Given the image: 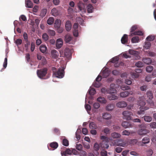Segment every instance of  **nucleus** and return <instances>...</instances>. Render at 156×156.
I'll return each mask as SVG.
<instances>
[{
    "instance_id": "f257e3e1",
    "label": "nucleus",
    "mask_w": 156,
    "mask_h": 156,
    "mask_svg": "<svg viewBox=\"0 0 156 156\" xmlns=\"http://www.w3.org/2000/svg\"><path fill=\"white\" fill-rule=\"evenodd\" d=\"M138 104L141 107H140V110L137 112V114L139 115L144 114V111L149 109L148 107H144V106L145 105V99L144 97L140 98Z\"/></svg>"
},
{
    "instance_id": "f03ea898",
    "label": "nucleus",
    "mask_w": 156,
    "mask_h": 156,
    "mask_svg": "<svg viewBox=\"0 0 156 156\" xmlns=\"http://www.w3.org/2000/svg\"><path fill=\"white\" fill-rule=\"evenodd\" d=\"M48 69L46 68H44L37 70V74L38 77L41 79H44L47 73Z\"/></svg>"
},
{
    "instance_id": "7ed1b4c3",
    "label": "nucleus",
    "mask_w": 156,
    "mask_h": 156,
    "mask_svg": "<svg viewBox=\"0 0 156 156\" xmlns=\"http://www.w3.org/2000/svg\"><path fill=\"white\" fill-rule=\"evenodd\" d=\"M148 99L146 100L151 106H154V103L152 100L153 98V93L151 91L148 90L146 93Z\"/></svg>"
},
{
    "instance_id": "20e7f679",
    "label": "nucleus",
    "mask_w": 156,
    "mask_h": 156,
    "mask_svg": "<svg viewBox=\"0 0 156 156\" xmlns=\"http://www.w3.org/2000/svg\"><path fill=\"white\" fill-rule=\"evenodd\" d=\"M122 115L123 116V119L127 120L132 119V118L131 116L133 115V114L131 112L128 111H124L122 112Z\"/></svg>"
},
{
    "instance_id": "39448f33",
    "label": "nucleus",
    "mask_w": 156,
    "mask_h": 156,
    "mask_svg": "<svg viewBox=\"0 0 156 156\" xmlns=\"http://www.w3.org/2000/svg\"><path fill=\"white\" fill-rule=\"evenodd\" d=\"M64 71L62 68H59L56 72L54 73V76L58 78H62L64 76Z\"/></svg>"
},
{
    "instance_id": "423d86ee",
    "label": "nucleus",
    "mask_w": 156,
    "mask_h": 156,
    "mask_svg": "<svg viewBox=\"0 0 156 156\" xmlns=\"http://www.w3.org/2000/svg\"><path fill=\"white\" fill-rule=\"evenodd\" d=\"M115 84L114 83H112L110 85V88L108 90V93L110 94H115L117 92V90L115 89Z\"/></svg>"
},
{
    "instance_id": "0eeeda50",
    "label": "nucleus",
    "mask_w": 156,
    "mask_h": 156,
    "mask_svg": "<svg viewBox=\"0 0 156 156\" xmlns=\"http://www.w3.org/2000/svg\"><path fill=\"white\" fill-rule=\"evenodd\" d=\"M117 107L120 108H124L127 105V104L126 102L122 101L118 102L116 104Z\"/></svg>"
},
{
    "instance_id": "6e6552de",
    "label": "nucleus",
    "mask_w": 156,
    "mask_h": 156,
    "mask_svg": "<svg viewBox=\"0 0 156 156\" xmlns=\"http://www.w3.org/2000/svg\"><path fill=\"white\" fill-rule=\"evenodd\" d=\"M148 133V131L145 129H141L137 131L138 134L140 135H145Z\"/></svg>"
},
{
    "instance_id": "1a4fd4ad",
    "label": "nucleus",
    "mask_w": 156,
    "mask_h": 156,
    "mask_svg": "<svg viewBox=\"0 0 156 156\" xmlns=\"http://www.w3.org/2000/svg\"><path fill=\"white\" fill-rule=\"evenodd\" d=\"M122 126L125 128L132 127L133 124L130 122L124 121L122 123Z\"/></svg>"
},
{
    "instance_id": "9d476101",
    "label": "nucleus",
    "mask_w": 156,
    "mask_h": 156,
    "mask_svg": "<svg viewBox=\"0 0 156 156\" xmlns=\"http://www.w3.org/2000/svg\"><path fill=\"white\" fill-rule=\"evenodd\" d=\"M65 27L66 30L68 31H69L71 29L72 24L71 22L69 20H67L66 21Z\"/></svg>"
},
{
    "instance_id": "9b49d317",
    "label": "nucleus",
    "mask_w": 156,
    "mask_h": 156,
    "mask_svg": "<svg viewBox=\"0 0 156 156\" xmlns=\"http://www.w3.org/2000/svg\"><path fill=\"white\" fill-rule=\"evenodd\" d=\"M63 45V41L62 39L58 38L56 41V46L58 49L60 48Z\"/></svg>"
},
{
    "instance_id": "f8f14e48",
    "label": "nucleus",
    "mask_w": 156,
    "mask_h": 156,
    "mask_svg": "<svg viewBox=\"0 0 156 156\" xmlns=\"http://www.w3.org/2000/svg\"><path fill=\"white\" fill-rule=\"evenodd\" d=\"M128 37L127 35L124 34L121 39V41L122 44H126L128 42Z\"/></svg>"
},
{
    "instance_id": "ddd939ff",
    "label": "nucleus",
    "mask_w": 156,
    "mask_h": 156,
    "mask_svg": "<svg viewBox=\"0 0 156 156\" xmlns=\"http://www.w3.org/2000/svg\"><path fill=\"white\" fill-rule=\"evenodd\" d=\"M111 136L112 138L114 139H116L120 138L121 137V135L119 133L114 132L111 133Z\"/></svg>"
},
{
    "instance_id": "4468645a",
    "label": "nucleus",
    "mask_w": 156,
    "mask_h": 156,
    "mask_svg": "<svg viewBox=\"0 0 156 156\" xmlns=\"http://www.w3.org/2000/svg\"><path fill=\"white\" fill-rule=\"evenodd\" d=\"M101 74L103 78H106L109 75L110 73L108 70L107 69H105L102 71Z\"/></svg>"
},
{
    "instance_id": "2eb2a0df",
    "label": "nucleus",
    "mask_w": 156,
    "mask_h": 156,
    "mask_svg": "<svg viewBox=\"0 0 156 156\" xmlns=\"http://www.w3.org/2000/svg\"><path fill=\"white\" fill-rule=\"evenodd\" d=\"M51 13L53 16H56L59 15L60 12L55 8H53L51 10Z\"/></svg>"
},
{
    "instance_id": "dca6fc26",
    "label": "nucleus",
    "mask_w": 156,
    "mask_h": 156,
    "mask_svg": "<svg viewBox=\"0 0 156 156\" xmlns=\"http://www.w3.org/2000/svg\"><path fill=\"white\" fill-rule=\"evenodd\" d=\"M150 139L147 136H146L143 138L142 140V144L141 145L142 146L144 145V144H148L150 142Z\"/></svg>"
},
{
    "instance_id": "f3484780",
    "label": "nucleus",
    "mask_w": 156,
    "mask_h": 156,
    "mask_svg": "<svg viewBox=\"0 0 156 156\" xmlns=\"http://www.w3.org/2000/svg\"><path fill=\"white\" fill-rule=\"evenodd\" d=\"M102 117L103 119H105L109 120L111 119L112 116L110 114L106 112L103 114Z\"/></svg>"
},
{
    "instance_id": "a211bd4d",
    "label": "nucleus",
    "mask_w": 156,
    "mask_h": 156,
    "mask_svg": "<svg viewBox=\"0 0 156 156\" xmlns=\"http://www.w3.org/2000/svg\"><path fill=\"white\" fill-rule=\"evenodd\" d=\"M64 55L67 58H70L71 55L70 50L68 48H66L64 51Z\"/></svg>"
},
{
    "instance_id": "6ab92c4d",
    "label": "nucleus",
    "mask_w": 156,
    "mask_h": 156,
    "mask_svg": "<svg viewBox=\"0 0 156 156\" xmlns=\"http://www.w3.org/2000/svg\"><path fill=\"white\" fill-rule=\"evenodd\" d=\"M51 54L52 57L55 58H56L59 55L58 52L55 50L51 51Z\"/></svg>"
},
{
    "instance_id": "aec40b11",
    "label": "nucleus",
    "mask_w": 156,
    "mask_h": 156,
    "mask_svg": "<svg viewBox=\"0 0 156 156\" xmlns=\"http://www.w3.org/2000/svg\"><path fill=\"white\" fill-rule=\"evenodd\" d=\"M115 107L114 105L113 104H108L106 107V109L107 111H112L114 109Z\"/></svg>"
},
{
    "instance_id": "412c9836",
    "label": "nucleus",
    "mask_w": 156,
    "mask_h": 156,
    "mask_svg": "<svg viewBox=\"0 0 156 156\" xmlns=\"http://www.w3.org/2000/svg\"><path fill=\"white\" fill-rule=\"evenodd\" d=\"M39 49L40 51L43 53H46L47 51V48L46 46L43 44H41L40 46Z\"/></svg>"
},
{
    "instance_id": "4be33fe9",
    "label": "nucleus",
    "mask_w": 156,
    "mask_h": 156,
    "mask_svg": "<svg viewBox=\"0 0 156 156\" xmlns=\"http://www.w3.org/2000/svg\"><path fill=\"white\" fill-rule=\"evenodd\" d=\"M61 153L62 156H66V154L70 155L72 154V151L69 149H67L65 151L61 152Z\"/></svg>"
},
{
    "instance_id": "5701e85b",
    "label": "nucleus",
    "mask_w": 156,
    "mask_h": 156,
    "mask_svg": "<svg viewBox=\"0 0 156 156\" xmlns=\"http://www.w3.org/2000/svg\"><path fill=\"white\" fill-rule=\"evenodd\" d=\"M61 24V20L60 19L56 20L55 22L54 26L56 28H59Z\"/></svg>"
},
{
    "instance_id": "b1692460",
    "label": "nucleus",
    "mask_w": 156,
    "mask_h": 156,
    "mask_svg": "<svg viewBox=\"0 0 156 156\" xmlns=\"http://www.w3.org/2000/svg\"><path fill=\"white\" fill-rule=\"evenodd\" d=\"M146 64H151L152 62V60L150 58H145L142 60Z\"/></svg>"
},
{
    "instance_id": "393cba45",
    "label": "nucleus",
    "mask_w": 156,
    "mask_h": 156,
    "mask_svg": "<svg viewBox=\"0 0 156 156\" xmlns=\"http://www.w3.org/2000/svg\"><path fill=\"white\" fill-rule=\"evenodd\" d=\"M143 34V33L142 31L138 30V31H135L134 33H132L131 34H129V36L132 37L135 35H142Z\"/></svg>"
},
{
    "instance_id": "a878e982",
    "label": "nucleus",
    "mask_w": 156,
    "mask_h": 156,
    "mask_svg": "<svg viewBox=\"0 0 156 156\" xmlns=\"http://www.w3.org/2000/svg\"><path fill=\"white\" fill-rule=\"evenodd\" d=\"M26 7L28 8H32L33 7V4L30 0H27L25 2Z\"/></svg>"
},
{
    "instance_id": "bb28decb",
    "label": "nucleus",
    "mask_w": 156,
    "mask_h": 156,
    "mask_svg": "<svg viewBox=\"0 0 156 156\" xmlns=\"http://www.w3.org/2000/svg\"><path fill=\"white\" fill-rule=\"evenodd\" d=\"M129 94V93L128 91H125L121 92L120 94V96L122 98H125L127 97Z\"/></svg>"
},
{
    "instance_id": "cd10ccee",
    "label": "nucleus",
    "mask_w": 156,
    "mask_h": 156,
    "mask_svg": "<svg viewBox=\"0 0 156 156\" xmlns=\"http://www.w3.org/2000/svg\"><path fill=\"white\" fill-rule=\"evenodd\" d=\"M72 37L69 34L66 35L65 37V40L66 43H69L72 39Z\"/></svg>"
},
{
    "instance_id": "c85d7f7f",
    "label": "nucleus",
    "mask_w": 156,
    "mask_h": 156,
    "mask_svg": "<svg viewBox=\"0 0 156 156\" xmlns=\"http://www.w3.org/2000/svg\"><path fill=\"white\" fill-rule=\"evenodd\" d=\"M108 98L110 100H113L117 99L118 98L117 96L115 94H110L108 96Z\"/></svg>"
},
{
    "instance_id": "c756f323",
    "label": "nucleus",
    "mask_w": 156,
    "mask_h": 156,
    "mask_svg": "<svg viewBox=\"0 0 156 156\" xmlns=\"http://www.w3.org/2000/svg\"><path fill=\"white\" fill-rule=\"evenodd\" d=\"M139 41V39L138 37L135 36L132 37L131 39V42L133 43H138Z\"/></svg>"
},
{
    "instance_id": "7c9ffc66",
    "label": "nucleus",
    "mask_w": 156,
    "mask_h": 156,
    "mask_svg": "<svg viewBox=\"0 0 156 156\" xmlns=\"http://www.w3.org/2000/svg\"><path fill=\"white\" fill-rule=\"evenodd\" d=\"M97 100L98 101L103 104H105L106 102V101L104 97H98Z\"/></svg>"
},
{
    "instance_id": "2f4dec72",
    "label": "nucleus",
    "mask_w": 156,
    "mask_h": 156,
    "mask_svg": "<svg viewBox=\"0 0 156 156\" xmlns=\"http://www.w3.org/2000/svg\"><path fill=\"white\" fill-rule=\"evenodd\" d=\"M87 8L88 12L91 13L93 12V7L91 5L88 4L87 7Z\"/></svg>"
},
{
    "instance_id": "473e14b6",
    "label": "nucleus",
    "mask_w": 156,
    "mask_h": 156,
    "mask_svg": "<svg viewBox=\"0 0 156 156\" xmlns=\"http://www.w3.org/2000/svg\"><path fill=\"white\" fill-rule=\"evenodd\" d=\"M54 21V19L53 17H49L47 21V23L50 25L52 24Z\"/></svg>"
},
{
    "instance_id": "72a5a7b5",
    "label": "nucleus",
    "mask_w": 156,
    "mask_h": 156,
    "mask_svg": "<svg viewBox=\"0 0 156 156\" xmlns=\"http://www.w3.org/2000/svg\"><path fill=\"white\" fill-rule=\"evenodd\" d=\"M138 142V140L137 139H134L130 140L129 143L131 145H133L136 144Z\"/></svg>"
},
{
    "instance_id": "f704fd0d",
    "label": "nucleus",
    "mask_w": 156,
    "mask_h": 156,
    "mask_svg": "<svg viewBox=\"0 0 156 156\" xmlns=\"http://www.w3.org/2000/svg\"><path fill=\"white\" fill-rule=\"evenodd\" d=\"M50 146L54 149H55L58 147V144L57 142H53L50 144Z\"/></svg>"
},
{
    "instance_id": "c9c22d12",
    "label": "nucleus",
    "mask_w": 156,
    "mask_h": 156,
    "mask_svg": "<svg viewBox=\"0 0 156 156\" xmlns=\"http://www.w3.org/2000/svg\"><path fill=\"white\" fill-rule=\"evenodd\" d=\"M144 118L145 121L148 122H151L152 119L151 117L149 116H144Z\"/></svg>"
},
{
    "instance_id": "e433bc0d",
    "label": "nucleus",
    "mask_w": 156,
    "mask_h": 156,
    "mask_svg": "<svg viewBox=\"0 0 156 156\" xmlns=\"http://www.w3.org/2000/svg\"><path fill=\"white\" fill-rule=\"evenodd\" d=\"M47 12L46 9H43L41 11L40 16L43 17L45 16Z\"/></svg>"
},
{
    "instance_id": "4c0bfd02",
    "label": "nucleus",
    "mask_w": 156,
    "mask_h": 156,
    "mask_svg": "<svg viewBox=\"0 0 156 156\" xmlns=\"http://www.w3.org/2000/svg\"><path fill=\"white\" fill-rule=\"evenodd\" d=\"M78 7L79 9L81 11L84 9V5L81 2H79L78 3Z\"/></svg>"
},
{
    "instance_id": "58836bf2",
    "label": "nucleus",
    "mask_w": 156,
    "mask_h": 156,
    "mask_svg": "<svg viewBox=\"0 0 156 156\" xmlns=\"http://www.w3.org/2000/svg\"><path fill=\"white\" fill-rule=\"evenodd\" d=\"M121 88L123 90L130 89V87L126 85H122L121 87Z\"/></svg>"
},
{
    "instance_id": "ea45409f",
    "label": "nucleus",
    "mask_w": 156,
    "mask_h": 156,
    "mask_svg": "<svg viewBox=\"0 0 156 156\" xmlns=\"http://www.w3.org/2000/svg\"><path fill=\"white\" fill-rule=\"evenodd\" d=\"M93 85L95 87L98 88L101 86V83L99 82H96V81H94L93 83Z\"/></svg>"
},
{
    "instance_id": "a19ab883",
    "label": "nucleus",
    "mask_w": 156,
    "mask_h": 156,
    "mask_svg": "<svg viewBox=\"0 0 156 156\" xmlns=\"http://www.w3.org/2000/svg\"><path fill=\"white\" fill-rule=\"evenodd\" d=\"M89 127L90 129H96L97 126L96 124L94 122H91L89 124Z\"/></svg>"
},
{
    "instance_id": "79ce46f5",
    "label": "nucleus",
    "mask_w": 156,
    "mask_h": 156,
    "mask_svg": "<svg viewBox=\"0 0 156 156\" xmlns=\"http://www.w3.org/2000/svg\"><path fill=\"white\" fill-rule=\"evenodd\" d=\"M155 38L154 36L152 35H149L146 38V40L148 41H152Z\"/></svg>"
},
{
    "instance_id": "37998d69",
    "label": "nucleus",
    "mask_w": 156,
    "mask_h": 156,
    "mask_svg": "<svg viewBox=\"0 0 156 156\" xmlns=\"http://www.w3.org/2000/svg\"><path fill=\"white\" fill-rule=\"evenodd\" d=\"M130 74L133 78H137L139 76V74L135 72H131Z\"/></svg>"
},
{
    "instance_id": "c03bdc74",
    "label": "nucleus",
    "mask_w": 156,
    "mask_h": 156,
    "mask_svg": "<svg viewBox=\"0 0 156 156\" xmlns=\"http://www.w3.org/2000/svg\"><path fill=\"white\" fill-rule=\"evenodd\" d=\"M153 67L152 66H147L146 69L147 72L151 73L153 70Z\"/></svg>"
},
{
    "instance_id": "a18cd8bd",
    "label": "nucleus",
    "mask_w": 156,
    "mask_h": 156,
    "mask_svg": "<svg viewBox=\"0 0 156 156\" xmlns=\"http://www.w3.org/2000/svg\"><path fill=\"white\" fill-rule=\"evenodd\" d=\"M89 93L90 95H93L95 94L96 91L94 88H92L89 90Z\"/></svg>"
},
{
    "instance_id": "49530a36",
    "label": "nucleus",
    "mask_w": 156,
    "mask_h": 156,
    "mask_svg": "<svg viewBox=\"0 0 156 156\" xmlns=\"http://www.w3.org/2000/svg\"><path fill=\"white\" fill-rule=\"evenodd\" d=\"M62 144L65 146H68L69 145L68 140L66 139H64L62 140Z\"/></svg>"
},
{
    "instance_id": "de8ad7c7",
    "label": "nucleus",
    "mask_w": 156,
    "mask_h": 156,
    "mask_svg": "<svg viewBox=\"0 0 156 156\" xmlns=\"http://www.w3.org/2000/svg\"><path fill=\"white\" fill-rule=\"evenodd\" d=\"M42 38L45 41H46L48 40L49 37L46 33H44L42 36Z\"/></svg>"
},
{
    "instance_id": "09e8293b",
    "label": "nucleus",
    "mask_w": 156,
    "mask_h": 156,
    "mask_svg": "<svg viewBox=\"0 0 156 156\" xmlns=\"http://www.w3.org/2000/svg\"><path fill=\"white\" fill-rule=\"evenodd\" d=\"M137 28V26L136 25L133 26L131 29L130 34H131L132 33H134L135 31Z\"/></svg>"
},
{
    "instance_id": "8fccbe9b",
    "label": "nucleus",
    "mask_w": 156,
    "mask_h": 156,
    "mask_svg": "<svg viewBox=\"0 0 156 156\" xmlns=\"http://www.w3.org/2000/svg\"><path fill=\"white\" fill-rule=\"evenodd\" d=\"M144 64L142 62L139 61L135 64V66L138 67H142L143 66Z\"/></svg>"
},
{
    "instance_id": "3c124183",
    "label": "nucleus",
    "mask_w": 156,
    "mask_h": 156,
    "mask_svg": "<svg viewBox=\"0 0 156 156\" xmlns=\"http://www.w3.org/2000/svg\"><path fill=\"white\" fill-rule=\"evenodd\" d=\"M48 34L50 36H54L55 35V31L53 30H48Z\"/></svg>"
},
{
    "instance_id": "603ef678",
    "label": "nucleus",
    "mask_w": 156,
    "mask_h": 156,
    "mask_svg": "<svg viewBox=\"0 0 156 156\" xmlns=\"http://www.w3.org/2000/svg\"><path fill=\"white\" fill-rule=\"evenodd\" d=\"M127 144V143L125 142H122V143H119L116 144V145L122 147H125Z\"/></svg>"
},
{
    "instance_id": "864d4df0",
    "label": "nucleus",
    "mask_w": 156,
    "mask_h": 156,
    "mask_svg": "<svg viewBox=\"0 0 156 156\" xmlns=\"http://www.w3.org/2000/svg\"><path fill=\"white\" fill-rule=\"evenodd\" d=\"M100 138L101 140L105 141L107 142L109 141V138L105 136H100Z\"/></svg>"
},
{
    "instance_id": "5fc2aeb1",
    "label": "nucleus",
    "mask_w": 156,
    "mask_h": 156,
    "mask_svg": "<svg viewBox=\"0 0 156 156\" xmlns=\"http://www.w3.org/2000/svg\"><path fill=\"white\" fill-rule=\"evenodd\" d=\"M151 46V44L150 42H146L144 46V48L146 49H148Z\"/></svg>"
},
{
    "instance_id": "6e6d98bb",
    "label": "nucleus",
    "mask_w": 156,
    "mask_h": 156,
    "mask_svg": "<svg viewBox=\"0 0 156 156\" xmlns=\"http://www.w3.org/2000/svg\"><path fill=\"white\" fill-rule=\"evenodd\" d=\"M99 145L97 143H95L94 145V150L96 151H98L99 149Z\"/></svg>"
},
{
    "instance_id": "4d7b16f0",
    "label": "nucleus",
    "mask_w": 156,
    "mask_h": 156,
    "mask_svg": "<svg viewBox=\"0 0 156 156\" xmlns=\"http://www.w3.org/2000/svg\"><path fill=\"white\" fill-rule=\"evenodd\" d=\"M102 132H104V133L105 134H107L109 133L110 129L108 127H105L102 130Z\"/></svg>"
},
{
    "instance_id": "13d9d810",
    "label": "nucleus",
    "mask_w": 156,
    "mask_h": 156,
    "mask_svg": "<svg viewBox=\"0 0 156 156\" xmlns=\"http://www.w3.org/2000/svg\"><path fill=\"white\" fill-rule=\"evenodd\" d=\"M80 156H87V152L83 151H81L79 153Z\"/></svg>"
},
{
    "instance_id": "bf43d9fd",
    "label": "nucleus",
    "mask_w": 156,
    "mask_h": 156,
    "mask_svg": "<svg viewBox=\"0 0 156 156\" xmlns=\"http://www.w3.org/2000/svg\"><path fill=\"white\" fill-rule=\"evenodd\" d=\"M122 134L123 135L129 136L130 134V133L129 131L125 130L122 132Z\"/></svg>"
},
{
    "instance_id": "052dcab7",
    "label": "nucleus",
    "mask_w": 156,
    "mask_h": 156,
    "mask_svg": "<svg viewBox=\"0 0 156 156\" xmlns=\"http://www.w3.org/2000/svg\"><path fill=\"white\" fill-rule=\"evenodd\" d=\"M41 61L42 65H44L47 64V61L44 57L43 58V59Z\"/></svg>"
},
{
    "instance_id": "680f3d73",
    "label": "nucleus",
    "mask_w": 156,
    "mask_h": 156,
    "mask_svg": "<svg viewBox=\"0 0 156 156\" xmlns=\"http://www.w3.org/2000/svg\"><path fill=\"white\" fill-rule=\"evenodd\" d=\"M73 34L74 36L76 37L78 36L79 34L78 30H73Z\"/></svg>"
},
{
    "instance_id": "e2e57ef3",
    "label": "nucleus",
    "mask_w": 156,
    "mask_h": 156,
    "mask_svg": "<svg viewBox=\"0 0 156 156\" xmlns=\"http://www.w3.org/2000/svg\"><path fill=\"white\" fill-rule=\"evenodd\" d=\"M129 54L131 55H135L137 53V52L132 50H129Z\"/></svg>"
},
{
    "instance_id": "0e129e2a",
    "label": "nucleus",
    "mask_w": 156,
    "mask_h": 156,
    "mask_svg": "<svg viewBox=\"0 0 156 156\" xmlns=\"http://www.w3.org/2000/svg\"><path fill=\"white\" fill-rule=\"evenodd\" d=\"M151 75H148L145 78V80L149 82L151 80Z\"/></svg>"
},
{
    "instance_id": "69168bd1",
    "label": "nucleus",
    "mask_w": 156,
    "mask_h": 156,
    "mask_svg": "<svg viewBox=\"0 0 156 156\" xmlns=\"http://www.w3.org/2000/svg\"><path fill=\"white\" fill-rule=\"evenodd\" d=\"M118 60V58L117 57H115L112 58L111 60V62L112 63H116L117 62Z\"/></svg>"
},
{
    "instance_id": "338daca9",
    "label": "nucleus",
    "mask_w": 156,
    "mask_h": 156,
    "mask_svg": "<svg viewBox=\"0 0 156 156\" xmlns=\"http://www.w3.org/2000/svg\"><path fill=\"white\" fill-rule=\"evenodd\" d=\"M54 133L57 135H59L60 134V131L59 129L57 128H55L54 129Z\"/></svg>"
},
{
    "instance_id": "774afa93",
    "label": "nucleus",
    "mask_w": 156,
    "mask_h": 156,
    "mask_svg": "<svg viewBox=\"0 0 156 156\" xmlns=\"http://www.w3.org/2000/svg\"><path fill=\"white\" fill-rule=\"evenodd\" d=\"M150 126L152 128H156V122H152L150 124Z\"/></svg>"
}]
</instances>
